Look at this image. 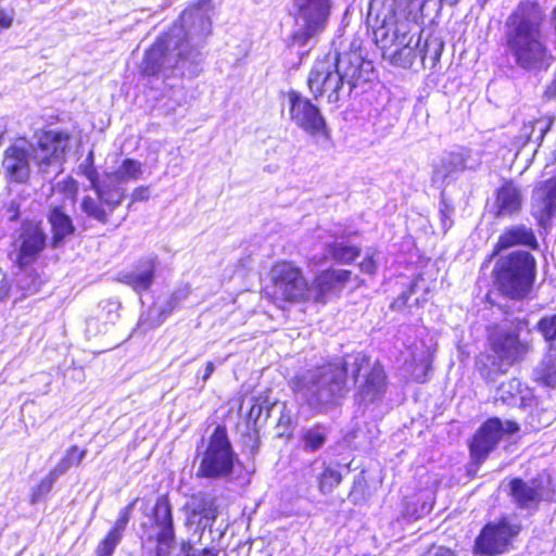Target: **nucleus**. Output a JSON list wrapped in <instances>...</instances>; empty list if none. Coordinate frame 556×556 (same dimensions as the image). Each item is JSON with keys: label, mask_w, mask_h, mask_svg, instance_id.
Wrapping results in <instances>:
<instances>
[{"label": "nucleus", "mask_w": 556, "mask_h": 556, "mask_svg": "<svg viewBox=\"0 0 556 556\" xmlns=\"http://www.w3.org/2000/svg\"><path fill=\"white\" fill-rule=\"evenodd\" d=\"M478 161L472 159L470 151L460 149L444 153L439 163L433 166L432 182L443 185L453 175L465 169H475Z\"/></svg>", "instance_id": "6ab92c4d"}, {"label": "nucleus", "mask_w": 556, "mask_h": 556, "mask_svg": "<svg viewBox=\"0 0 556 556\" xmlns=\"http://www.w3.org/2000/svg\"><path fill=\"white\" fill-rule=\"evenodd\" d=\"M80 211L89 218L101 224H106L110 217L108 208L99 201L98 197L85 195L80 202Z\"/></svg>", "instance_id": "2f4dec72"}, {"label": "nucleus", "mask_w": 556, "mask_h": 556, "mask_svg": "<svg viewBox=\"0 0 556 556\" xmlns=\"http://www.w3.org/2000/svg\"><path fill=\"white\" fill-rule=\"evenodd\" d=\"M273 296L286 302L308 301L309 285L299 267L282 262L271 269Z\"/></svg>", "instance_id": "9d476101"}, {"label": "nucleus", "mask_w": 556, "mask_h": 556, "mask_svg": "<svg viewBox=\"0 0 556 556\" xmlns=\"http://www.w3.org/2000/svg\"><path fill=\"white\" fill-rule=\"evenodd\" d=\"M330 59L334 61L344 81L350 86V90L361 83H366L371 79L372 64L362 59L359 54L350 53L341 56L334 52L330 54Z\"/></svg>", "instance_id": "a211bd4d"}, {"label": "nucleus", "mask_w": 556, "mask_h": 556, "mask_svg": "<svg viewBox=\"0 0 556 556\" xmlns=\"http://www.w3.org/2000/svg\"><path fill=\"white\" fill-rule=\"evenodd\" d=\"M538 330L545 341L556 343V314L543 317L538 323Z\"/></svg>", "instance_id": "58836bf2"}, {"label": "nucleus", "mask_w": 556, "mask_h": 556, "mask_svg": "<svg viewBox=\"0 0 556 556\" xmlns=\"http://www.w3.org/2000/svg\"><path fill=\"white\" fill-rule=\"evenodd\" d=\"M287 98L292 123L312 136L327 132V123L318 106L296 91H289Z\"/></svg>", "instance_id": "4468645a"}, {"label": "nucleus", "mask_w": 556, "mask_h": 556, "mask_svg": "<svg viewBox=\"0 0 556 556\" xmlns=\"http://www.w3.org/2000/svg\"><path fill=\"white\" fill-rule=\"evenodd\" d=\"M427 1L428 0H426L425 2H422L421 0H414L413 2L406 3L403 7V15L406 16L407 9H409V11H413V8H409V7H418L419 9H422Z\"/></svg>", "instance_id": "13d9d810"}, {"label": "nucleus", "mask_w": 556, "mask_h": 556, "mask_svg": "<svg viewBox=\"0 0 556 556\" xmlns=\"http://www.w3.org/2000/svg\"><path fill=\"white\" fill-rule=\"evenodd\" d=\"M332 0H293L294 27L288 46L306 54L326 30L331 15Z\"/></svg>", "instance_id": "423d86ee"}, {"label": "nucleus", "mask_w": 556, "mask_h": 556, "mask_svg": "<svg viewBox=\"0 0 556 556\" xmlns=\"http://www.w3.org/2000/svg\"><path fill=\"white\" fill-rule=\"evenodd\" d=\"M545 96L549 99L556 97V72L552 83L546 87Z\"/></svg>", "instance_id": "6e6d98bb"}, {"label": "nucleus", "mask_w": 556, "mask_h": 556, "mask_svg": "<svg viewBox=\"0 0 556 556\" xmlns=\"http://www.w3.org/2000/svg\"><path fill=\"white\" fill-rule=\"evenodd\" d=\"M556 214V176L543 182L533 194L532 215L545 227Z\"/></svg>", "instance_id": "4be33fe9"}, {"label": "nucleus", "mask_w": 556, "mask_h": 556, "mask_svg": "<svg viewBox=\"0 0 556 556\" xmlns=\"http://www.w3.org/2000/svg\"><path fill=\"white\" fill-rule=\"evenodd\" d=\"M78 192V184L73 178H66L56 182L53 187L49 202L56 199L66 206V203L74 204Z\"/></svg>", "instance_id": "7c9ffc66"}, {"label": "nucleus", "mask_w": 556, "mask_h": 556, "mask_svg": "<svg viewBox=\"0 0 556 556\" xmlns=\"http://www.w3.org/2000/svg\"><path fill=\"white\" fill-rule=\"evenodd\" d=\"M359 268L363 273L372 275L377 269V262L375 261V253L368 251L364 261L359 264Z\"/></svg>", "instance_id": "c03bdc74"}, {"label": "nucleus", "mask_w": 556, "mask_h": 556, "mask_svg": "<svg viewBox=\"0 0 556 556\" xmlns=\"http://www.w3.org/2000/svg\"><path fill=\"white\" fill-rule=\"evenodd\" d=\"M211 30V0H198L146 51L139 66L141 75L163 84L185 75L190 66L199 63V48Z\"/></svg>", "instance_id": "f03ea898"}, {"label": "nucleus", "mask_w": 556, "mask_h": 556, "mask_svg": "<svg viewBox=\"0 0 556 556\" xmlns=\"http://www.w3.org/2000/svg\"><path fill=\"white\" fill-rule=\"evenodd\" d=\"M239 464L226 428L217 426L201 456L197 476L208 479H228L233 475L235 468Z\"/></svg>", "instance_id": "6e6552de"}, {"label": "nucleus", "mask_w": 556, "mask_h": 556, "mask_svg": "<svg viewBox=\"0 0 556 556\" xmlns=\"http://www.w3.org/2000/svg\"><path fill=\"white\" fill-rule=\"evenodd\" d=\"M495 286L510 299H525L532 290L536 262L527 251H514L501 256L494 267Z\"/></svg>", "instance_id": "0eeeda50"}, {"label": "nucleus", "mask_w": 556, "mask_h": 556, "mask_svg": "<svg viewBox=\"0 0 556 556\" xmlns=\"http://www.w3.org/2000/svg\"><path fill=\"white\" fill-rule=\"evenodd\" d=\"M430 556H455L453 551L443 546L433 547L430 551Z\"/></svg>", "instance_id": "864d4df0"}, {"label": "nucleus", "mask_w": 556, "mask_h": 556, "mask_svg": "<svg viewBox=\"0 0 556 556\" xmlns=\"http://www.w3.org/2000/svg\"><path fill=\"white\" fill-rule=\"evenodd\" d=\"M518 430L519 426L515 421H502L497 417L488 419L477 431L470 443L472 458L479 463L483 462L505 434H514Z\"/></svg>", "instance_id": "ddd939ff"}, {"label": "nucleus", "mask_w": 556, "mask_h": 556, "mask_svg": "<svg viewBox=\"0 0 556 556\" xmlns=\"http://www.w3.org/2000/svg\"><path fill=\"white\" fill-rule=\"evenodd\" d=\"M442 2H445L450 5H453V4H456L458 2V0H441Z\"/></svg>", "instance_id": "052dcab7"}, {"label": "nucleus", "mask_w": 556, "mask_h": 556, "mask_svg": "<svg viewBox=\"0 0 556 556\" xmlns=\"http://www.w3.org/2000/svg\"><path fill=\"white\" fill-rule=\"evenodd\" d=\"M166 318V315H164V311H157L153 307H150L147 312H144L138 324L137 328L142 333L148 332L151 329H154L159 326H161Z\"/></svg>", "instance_id": "f704fd0d"}, {"label": "nucleus", "mask_w": 556, "mask_h": 556, "mask_svg": "<svg viewBox=\"0 0 556 556\" xmlns=\"http://www.w3.org/2000/svg\"><path fill=\"white\" fill-rule=\"evenodd\" d=\"M134 506H135V502L128 504L126 507H124L121 510L119 516L114 523V527L109 532V534H111V536L117 538L119 540L123 539L125 529L130 520V514L134 509Z\"/></svg>", "instance_id": "4c0bfd02"}, {"label": "nucleus", "mask_w": 556, "mask_h": 556, "mask_svg": "<svg viewBox=\"0 0 556 556\" xmlns=\"http://www.w3.org/2000/svg\"><path fill=\"white\" fill-rule=\"evenodd\" d=\"M150 197V191L148 187H138L131 193L132 202L137 201H147Z\"/></svg>", "instance_id": "3c124183"}, {"label": "nucleus", "mask_w": 556, "mask_h": 556, "mask_svg": "<svg viewBox=\"0 0 556 556\" xmlns=\"http://www.w3.org/2000/svg\"><path fill=\"white\" fill-rule=\"evenodd\" d=\"M527 8L519 7L506 21V52L521 70L546 71L554 62V56L548 49L540 17L535 12H528Z\"/></svg>", "instance_id": "20e7f679"}, {"label": "nucleus", "mask_w": 556, "mask_h": 556, "mask_svg": "<svg viewBox=\"0 0 556 556\" xmlns=\"http://www.w3.org/2000/svg\"><path fill=\"white\" fill-rule=\"evenodd\" d=\"M431 510V505L424 502L421 504V507H420V511H417V510H414V511H409L407 510V515H409L410 517H413L414 519H419L421 518L424 515L428 514L429 511Z\"/></svg>", "instance_id": "603ef678"}, {"label": "nucleus", "mask_w": 556, "mask_h": 556, "mask_svg": "<svg viewBox=\"0 0 556 556\" xmlns=\"http://www.w3.org/2000/svg\"><path fill=\"white\" fill-rule=\"evenodd\" d=\"M349 381L358 388L363 402L374 403L386 392L382 366L363 353L306 369L295 375L290 384L296 401L317 414L337 406L350 390Z\"/></svg>", "instance_id": "f257e3e1"}, {"label": "nucleus", "mask_w": 556, "mask_h": 556, "mask_svg": "<svg viewBox=\"0 0 556 556\" xmlns=\"http://www.w3.org/2000/svg\"><path fill=\"white\" fill-rule=\"evenodd\" d=\"M46 217L52 235V248L61 247L67 238L74 235L75 226L73 219L67 213L66 206L56 199L49 202Z\"/></svg>", "instance_id": "aec40b11"}, {"label": "nucleus", "mask_w": 556, "mask_h": 556, "mask_svg": "<svg viewBox=\"0 0 556 556\" xmlns=\"http://www.w3.org/2000/svg\"><path fill=\"white\" fill-rule=\"evenodd\" d=\"M214 370H215V365L212 362H207L205 365V368H204L202 380L204 382L207 381L210 379V377L212 376V374L214 372Z\"/></svg>", "instance_id": "4d7b16f0"}, {"label": "nucleus", "mask_w": 556, "mask_h": 556, "mask_svg": "<svg viewBox=\"0 0 556 556\" xmlns=\"http://www.w3.org/2000/svg\"><path fill=\"white\" fill-rule=\"evenodd\" d=\"M293 418L291 412L287 408V405L282 404L281 415L278 420V425L283 428H288L292 425Z\"/></svg>", "instance_id": "8fccbe9b"}, {"label": "nucleus", "mask_w": 556, "mask_h": 556, "mask_svg": "<svg viewBox=\"0 0 556 556\" xmlns=\"http://www.w3.org/2000/svg\"><path fill=\"white\" fill-rule=\"evenodd\" d=\"M495 402H501L510 406L519 407L531 406L533 396L530 390L522 387L519 379L513 378L506 382H502L496 390Z\"/></svg>", "instance_id": "b1692460"}, {"label": "nucleus", "mask_w": 556, "mask_h": 556, "mask_svg": "<svg viewBox=\"0 0 556 556\" xmlns=\"http://www.w3.org/2000/svg\"><path fill=\"white\" fill-rule=\"evenodd\" d=\"M263 407L258 403H254L249 412V419L256 421L262 415Z\"/></svg>", "instance_id": "5fc2aeb1"}, {"label": "nucleus", "mask_w": 556, "mask_h": 556, "mask_svg": "<svg viewBox=\"0 0 556 556\" xmlns=\"http://www.w3.org/2000/svg\"><path fill=\"white\" fill-rule=\"evenodd\" d=\"M520 531L521 525L510 516L488 522L476 539V552L486 556L503 554L509 549Z\"/></svg>", "instance_id": "1a4fd4ad"}, {"label": "nucleus", "mask_w": 556, "mask_h": 556, "mask_svg": "<svg viewBox=\"0 0 556 556\" xmlns=\"http://www.w3.org/2000/svg\"><path fill=\"white\" fill-rule=\"evenodd\" d=\"M326 437L327 429L321 425H316L315 427L307 429L303 435L305 448L309 451L320 448L326 442Z\"/></svg>", "instance_id": "c9c22d12"}, {"label": "nucleus", "mask_w": 556, "mask_h": 556, "mask_svg": "<svg viewBox=\"0 0 556 556\" xmlns=\"http://www.w3.org/2000/svg\"><path fill=\"white\" fill-rule=\"evenodd\" d=\"M414 0H371V5H381L382 17L374 29V39L384 59L397 66H409L415 58L410 36L413 23L403 15V7ZM425 2L426 0H421Z\"/></svg>", "instance_id": "39448f33"}, {"label": "nucleus", "mask_w": 556, "mask_h": 556, "mask_svg": "<svg viewBox=\"0 0 556 556\" xmlns=\"http://www.w3.org/2000/svg\"><path fill=\"white\" fill-rule=\"evenodd\" d=\"M483 2H486L488 0H482Z\"/></svg>", "instance_id": "0e129e2a"}, {"label": "nucleus", "mask_w": 556, "mask_h": 556, "mask_svg": "<svg viewBox=\"0 0 556 556\" xmlns=\"http://www.w3.org/2000/svg\"><path fill=\"white\" fill-rule=\"evenodd\" d=\"M522 194L518 187L511 182L502 186L494 203L495 215L497 217L510 216L521 208Z\"/></svg>", "instance_id": "a878e982"}, {"label": "nucleus", "mask_w": 556, "mask_h": 556, "mask_svg": "<svg viewBox=\"0 0 556 556\" xmlns=\"http://www.w3.org/2000/svg\"><path fill=\"white\" fill-rule=\"evenodd\" d=\"M514 245H526L531 249L538 248V241L531 228L518 225L506 229L498 238L495 252L511 248Z\"/></svg>", "instance_id": "bb28decb"}, {"label": "nucleus", "mask_w": 556, "mask_h": 556, "mask_svg": "<svg viewBox=\"0 0 556 556\" xmlns=\"http://www.w3.org/2000/svg\"><path fill=\"white\" fill-rule=\"evenodd\" d=\"M151 527L146 534L155 543L156 556H169L176 547L172 507L166 496L157 497L151 516Z\"/></svg>", "instance_id": "9b49d317"}, {"label": "nucleus", "mask_w": 556, "mask_h": 556, "mask_svg": "<svg viewBox=\"0 0 556 556\" xmlns=\"http://www.w3.org/2000/svg\"><path fill=\"white\" fill-rule=\"evenodd\" d=\"M185 556H217L212 549L203 548L195 549L191 554H187Z\"/></svg>", "instance_id": "bf43d9fd"}, {"label": "nucleus", "mask_w": 556, "mask_h": 556, "mask_svg": "<svg viewBox=\"0 0 556 556\" xmlns=\"http://www.w3.org/2000/svg\"><path fill=\"white\" fill-rule=\"evenodd\" d=\"M351 277L346 269H331L319 274L309 286L308 301L325 302L327 296L340 291Z\"/></svg>", "instance_id": "412c9836"}, {"label": "nucleus", "mask_w": 556, "mask_h": 556, "mask_svg": "<svg viewBox=\"0 0 556 556\" xmlns=\"http://www.w3.org/2000/svg\"><path fill=\"white\" fill-rule=\"evenodd\" d=\"M155 268L156 257H144L140 260L134 270L123 274L121 281L138 292L148 290L153 282Z\"/></svg>", "instance_id": "393cba45"}, {"label": "nucleus", "mask_w": 556, "mask_h": 556, "mask_svg": "<svg viewBox=\"0 0 556 556\" xmlns=\"http://www.w3.org/2000/svg\"><path fill=\"white\" fill-rule=\"evenodd\" d=\"M556 493L552 478L542 473L526 482L514 479L510 482V494L520 508H534L541 501H552Z\"/></svg>", "instance_id": "2eb2a0df"}, {"label": "nucleus", "mask_w": 556, "mask_h": 556, "mask_svg": "<svg viewBox=\"0 0 556 556\" xmlns=\"http://www.w3.org/2000/svg\"><path fill=\"white\" fill-rule=\"evenodd\" d=\"M122 540L106 534V536L98 544L96 548V556H112L116 546Z\"/></svg>", "instance_id": "79ce46f5"}, {"label": "nucleus", "mask_w": 556, "mask_h": 556, "mask_svg": "<svg viewBox=\"0 0 556 556\" xmlns=\"http://www.w3.org/2000/svg\"><path fill=\"white\" fill-rule=\"evenodd\" d=\"M342 480L341 473L330 467H327L319 476L318 488L324 494L330 493Z\"/></svg>", "instance_id": "e433bc0d"}, {"label": "nucleus", "mask_w": 556, "mask_h": 556, "mask_svg": "<svg viewBox=\"0 0 556 556\" xmlns=\"http://www.w3.org/2000/svg\"><path fill=\"white\" fill-rule=\"evenodd\" d=\"M14 20V11L13 9L7 10L0 7V27L1 28H10Z\"/></svg>", "instance_id": "49530a36"}, {"label": "nucleus", "mask_w": 556, "mask_h": 556, "mask_svg": "<svg viewBox=\"0 0 556 556\" xmlns=\"http://www.w3.org/2000/svg\"><path fill=\"white\" fill-rule=\"evenodd\" d=\"M424 361L426 362V368L428 369L430 367V362H429L428 357L425 358Z\"/></svg>", "instance_id": "e2e57ef3"}, {"label": "nucleus", "mask_w": 556, "mask_h": 556, "mask_svg": "<svg viewBox=\"0 0 556 556\" xmlns=\"http://www.w3.org/2000/svg\"><path fill=\"white\" fill-rule=\"evenodd\" d=\"M333 237V242L326 243V253L318 260L317 256H313V261L323 263L330 258L339 263H351L359 255L361 250L355 245L346 243L343 236H339L338 232H334Z\"/></svg>", "instance_id": "cd10ccee"}, {"label": "nucleus", "mask_w": 556, "mask_h": 556, "mask_svg": "<svg viewBox=\"0 0 556 556\" xmlns=\"http://www.w3.org/2000/svg\"><path fill=\"white\" fill-rule=\"evenodd\" d=\"M0 301L9 298L12 289V279L2 270L0 274Z\"/></svg>", "instance_id": "a18cd8bd"}, {"label": "nucleus", "mask_w": 556, "mask_h": 556, "mask_svg": "<svg viewBox=\"0 0 556 556\" xmlns=\"http://www.w3.org/2000/svg\"><path fill=\"white\" fill-rule=\"evenodd\" d=\"M87 454L86 450H79L76 445L66 450L64 456L51 470L58 478L64 475L71 467L81 463Z\"/></svg>", "instance_id": "72a5a7b5"}, {"label": "nucleus", "mask_w": 556, "mask_h": 556, "mask_svg": "<svg viewBox=\"0 0 556 556\" xmlns=\"http://www.w3.org/2000/svg\"><path fill=\"white\" fill-rule=\"evenodd\" d=\"M424 376H426V375L424 374ZM416 380L419 381V382H425L426 381L425 377L421 378L420 376H416Z\"/></svg>", "instance_id": "680f3d73"}, {"label": "nucleus", "mask_w": 556, "mask_h": 556, "mask_svg": "<svg viewBox=\"0 0 556 556\" xmlns=\"http://www.w3.org/2000/svg\"><path fill=\"white\" fill-rule=\"evenodd\" d=\"M143 173L142 163L131 159H125L121 165L111 174H108L118 184L138 180Z\"/></svg>", "instance_id": "c756f323"}, {"label": "nucleus", "mask_w": 556, "mask_h": 556, "mask_svg": "<svg viewBox=\"0 0 556 556\" xmlns=\"http://www.w3.org/2000/svg\"><path fill=\"white\" fill-rule=\"evenodd\" d=\"M59 478L50 470V472L40 481V483L31 492V503L38 502L41 497L47 495L54 482Z\"/></svg>", "instance_id": "ea45409f"}, {"label": "nucleus", "mask_w": 556, "mask_h": 556, "mask_svg": "<svg viewBox=\"0 0 556 556\" xmlns=\"http://www.w3.org/2000/svg\"><path fill=\"white\" fill-rule=\"evenodd\" d=\"M432 286L427 283L426 280L418 276L414 279L409 288V295L420 293V296L416 298V302H426L428 300V294L431 292Z\"/></svg>", "instance_id": "a19ab883"}, {"label": "nucleus", "mask_w": 556, "mask_h": 556, "mask_svg": "<svg viewBox=\"0 0 556 556\" xmlns=\"http://www.w3.org/2000/svg\"><path fill=\"white\" fill-rule=\"evenodd\" d=\"M451 214H452V208L448 205L443 204L440 208V215H441L442 227L444 230L450 228L452 225Z\"/></svg>", "instance_id": "09e8293b"}, {"label": "nucleus", "mask_w": 556, "mask_h": 556, "mask_svg": "<svg viewBox=\"0 0 556 556\" xmlns=\"http://www.w3.org/2000/svg\"><path fill=\"white\" fill-rule=\"evenodd\" d=\"M534 380L554 388L556 386V349L551 346L542 362L533 370Z\"/></svg>", "instance_id": "c85d7f7f"}, {"label": "nucleus", "mask_w": 556, "mask_h": 556, "mask_svg": "<svg viewBox=\"0 0 556 556\" xmlns=\"http://www.w3.org/2000/svg\"><path fill=\"white\" fill-rule=\"evenodd\" d=\"M86 175L89 178L91 188L96 191L99 201L108 208L106 211H109L111 216L115 208L123 202L125 197L124 188L108 174L103 180L99 181L93 168H90Z\"/></svg>", "instance_id": "5701e85b"}, {"label": "nucleus", "mask_w": 556, "mask_h": 556, "mask_svg": "<svg viewBox=\"0 0 556 556\" xmlns=\"http://www.w3.org/2000/svg\"><path fill=\"white\" fill-rule=\"evenodd\" d=\"M307 84L315 98L326 96L329 103H338L346 83L334 61L330 59L329 53L325 59L315 62L308 75Z\"/></svg>", "instance_id": "f8f14e48"}, {"label": "nucleus", "mask_w": 556, "mask_h": 556, "mask_svg": "<svg viewBox=\"0 0 556 556\" xmlns=\"http://www.w3.org/2000/svg\"><path fill=\"white\" fill-rule=\"evenodd\" d=\"M15 243L18 248V262L20 265L23 266L33 262L45 249L47 235L40 223L24 220L18 230Z\"/></svg>", "instance_id": "dca6fc26"}, {"label": "nucleus", "mask_w": 556, "mask_h": 556, "mask_svg": "<svg viewBox=\"0 0 556 556\" xmlns=\"http://www.w3.org/2000/svg\"><path fill=\"white\" fill-rule=\"evenodd\" d=\"M121 304L116 301H105L102 311L106 313V319L114 324L115 320L118 318V309Z\"/></svg>", "instance_id": "37998d69"}, {"label": "nucleus", "mask_w": 556, "mask_h": 556, "mask_svg": "<svg viewBox=\"0 0 556 556\" xmlns=\"http://www.w3.org/2000/svg\"><path fill=\"white\" fill-rule=\"evenodd\" d=\"M444 48L443 41L438 37L428 38L419 50V55L425 66L434 67L440 61Z\"/></svg>", "instance_id": "473e14b6"}, {"label": "nucleus", "mask_w": 556, "mask_h": 556, "mask_svg": "<svg viewBox=\"0 0 556 556\" xmlns=\"http://www.w3.org/2000/svg\"><path fill=\"white\" fill-rule=\"evenodd\" d=\"M4 216L10 222H15L20 217V204L12 201L5 208Z\"/></svg>", "instance_id": "de8ad7c7"}, {"label": "nucleus", "mask_w": 556, "mask_h": 556, "mask_svg": "<svg viewBox=\"0 0 556 556\" xmlns=\"http://www.w3.org/2000/svg\"><path fill=\"white\" fill-rule=\"evenodd\" d=\"M491 348L496 356L508 365L521 361L530 351V343L519 339L515 330H498L491 338Z\"/></svg>", "instance_id": "f3484780"}, {"label": "nucleus", "mask_w": 556, "mask_h": 556, "mask_svg": "<svg viewBox=\"0 0 556 556\" xmlns=\"http://www.w3.org/2000/svg\"><path fill=\"white\" fill-rule=\"evenodd\" d=\"M71 137L66 132L46 131L36 142L17 140L4 151L2 161L5 177L17 184H25L31 174L50 179L62 172L65 151Z\"/></svg>", "instance_id": "7ed1b4c3"}]
</instances>
